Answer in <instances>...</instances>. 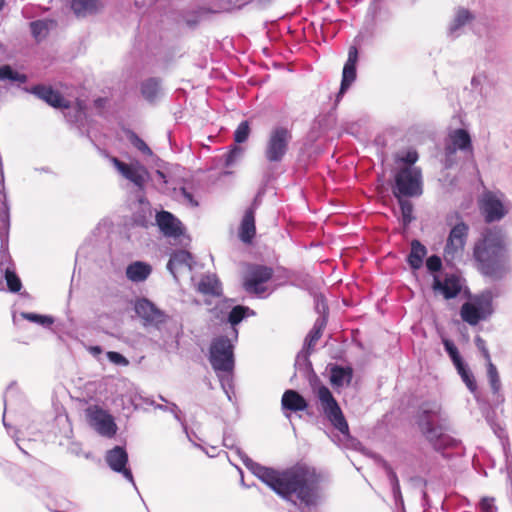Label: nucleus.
Returning <instances> with one entry per match:
<instances>
[{
	"mask_svg": "<svg viewBox=\"0 0 512 512\" xmlns=\"http://www.w3.org/2000/svg\"><path fill=\"white\" fill-rule=\"evenodd\" d=\"M250 468L255 476L283 498L290 500L295 495L306 506L316 504L322 477L314 468L297 464L277 471L257 463H251Z\"/></svg>",
	"mask_w": 512,
	"mask_h": 512,
	"instance_id": "nucleus-1",
	"label": "nucleus"
},
{
	"mask_svg": "<svg viewBox=\"0 0 512 512\" xmlns=\"http://www.w3.org/2000/svg\"><path fill=\"white\" fill-rule=\"evenodd\" d=\"M473 257L481 273L499 276L505 270L508 259L503 233L500 230H484L474 244Z\"/></svg>",
	"mask_w": 512,
	"mask_h": 512,
	"instance_id": "nucleus-2",
	"label": "nucleus"
},
{
	"mask_svg": "<svg viewBox=\"0 0 512 512\" xmlns=\"http://www.w3.org/2000/svg\"><path fill=\"white\" fill-rule=\"evenodd\" d=\"M273 269L258 264H248L242 276V285L249 294L260 295L267 291V284L273 277Z\"/></svg>",
	"mask_w": 512,
	"mask_h": 512,
	"instance_id": "nucleus-3",
	"label": "nucleus"
},
{
	"mask_svg": "<svg viewBox=\"0 0 512 512\" xmlns=\"http://www.w3.org/2000/svg\"><path fill=\"white\" fill-rule=\"evenodd\" d=\"M210 363L215 371L231 372L234 368L233 346L226 337H219L210 347Z\"/></svg>",
	"mask_w": 512,
	"mask_h": 512,
	"instance_id": "nucleus-4",
	"label": "nucleus"
},
{
	"mask_svg": "<svg viewBox=\"0 0 512 512\" xmlns=\"http://www.w3.org/2000/svg\"><path fill=\"white\" fill-rule=\"evenodd\" d=\"M317 396L321 402L323 411L332 425L343 434L349 432V426L341 411L340 406L326 386H320Z\"/></svg>",
	"mask_w": 512,
	"mask_h": 512,
	"instance_id": "nucleus-5",
	"label": "nucleus"
},
{
	"mask_svg": "<svg viewBox=\"0 0 512 512\" xmlns=\"http://www.w3.org/2000/svg\"><path fill=\"white\" fill-rule=\"evenodd\" d=\"M468 233L469 226L463 221L458 222L451 228L444 247L445 261L453 262L462 257Z\"/></svg>",
	"mask_w": 512,
	"mask_h": 512,
	"instance_id": "nucleus-6",
	"label": "nucleus"
},
{
	"mask_svg": "<svg viewBox=\"0 0 512 512\" xmlns=\"http://www.w3.org/2000/svg\"><path fill=\"white\" fill-rule=\"evenodd\" d=\"M394 195L417 196L422 192L421 171L415 167H405L395 176Z\"/></svg>",
	"mask_w": 512,
	"mask_h": 512,
	"instance_id": "nucleus-7",
	"label": "nucleus"
},
{
	"mask_svg": "<svg viewBox=\"0 0 512 512\" xmlns=\"http://www.w3.org/2000/svg\"><path fill=\"white\" fill-rule=\"evenodd\" d=\"M291 132L284 127L274 128L269 135L265 156L269 162H280L288 150Z\"/></svg>",
	"mask_w": 512,
	"mask_h": 512,
	"instance_id": "nucleus-8",
	"label": "nucleus"
},
{
	"mask_svg": "<svg viewBox=\"0 0 512 512\" xmlns=\"http://www.w3.org/2000/svg\"><path fill=\"white\" fill-rule=\"evenodd\" d=\"M88 423L100 435L113 437L117 432V425L113 417L97 405L90 406L85 410Z\"/></svg>",
	"mask_w": 512,
	"mask_h": 512,
	"instance_id": "nucleus-9",
	"label": "nucleus"
},
{
	"mask_svg": "<svg viewBox=\"0 0 512 512\" xmlns=\"http://www.w3.org/2000/svg\"><path fill=\"white\" fill-rule=\"evenodd\" d=\"M479 208L487 223L501 220L508 212L502 200L492 192L482 195Z\"/></svg>",
	"mask_w": 512,
	"mask_h": 512,
	"instance_id": "nucleus-10",
	"label": "nucleus"
},
{
	"mask_svg": "<svg viewBox=\"0 0 512 512\" xmlns=\"http://www.w3.org/2000/svg\"><path fill=\"white\" fill-rule=\"evenodd\" d=\"M492 312L489 302L474 299L473 301L466 302L462 305L460 310L461 318L464 322L475 326L481 320L485 319Z\"/></svg>",
	"mask_w": 512,
	"mask_h": 512,
	"instance_id": "nucleus-11",
	"label": "nucleus"
},
{
	"mask_svg": "<svg viewBox=\"0 0 512 512\" xmlns=\"http://www.w3.org/2000/svg\"><path fill=\"white\" fill-rule=\"evenodd\" d=\"M111 162L126 179L133 182L139 188H143L149 179V173L142 165H129L121 162L116 157H112Z\"/></svg>",
	"mask_w": 512,
	"mask_h": 512,
	"instance_id": "nucleus-12",
	"label": "nucleus"
},
{
	"mask_svg": "<svg viewBox=\"0 0 512 512\" xmlns=\"http://www.w3.org/2000/svg\"><path fill=\"white\" fill-rule=\"evenodd\" d=\"M358 61V50L356 46H350L348 59L343 67L342 81L338 97L343 95L356 79V64Z\"/></svg>",
	"mask_w": 512,
	"mask_h": 512,
	"instance_id": "nucleus-13",
	"label": "nucleus"
},
{
	"mask_svg": "<svg viewBox=\"0 0 512 512\" xmlns=\"http://www.w3.org/2000/svg\"><path fill=\"white\" fill-rule=\"evenodd\" d=\"M31 92L46 103L55 108H69L70 102L50 86L37 85L31 89Z\"/></svg>",
	"mask_w": 512,
	"mask_h": 512,
	"instance_id": "nucleus-14",
	"label": "nucleus"
},
{
	"mask_svg": "<svg viewBox=\"0 0 512 512\" xmlns=\"http://www.w3.org/2000/svg\"><path fill=\"white\" fill-rule=\"evenodd\" d=\"M156 222L166 237H178L183 233L181 222L167 211L159 212L156 215Z\"/></svg>",
	"mask_w": 512,
	"mask_h": 512,
	"instance_id": "nucleus-15",
	"label": "nucleus"
},
{
	"mask_svg": "<svg viewBox=\"0 0 512 512\" xmlns=\"http://www.w3.org/2000/svg\"><path fill=\"white\" fill-rule=\"evenodd\" d=\"M106 461L111 469L116 472H121L129 481H133L131 471L125 467L128 461V455L123 448L117 446L110 450L107 453Z\"/></svg>",
	"mask_w": 512,
	"mask_h": 512,
	"instance_id": "nucleus-16",
	"label": "nucleus"
},
{
	"mask_svg": "<svg viewBox=\"0 0 512 512\" xmlns=\"http://www.w3.org/2000/svg\"><path fill=\"white\" fill-rule=\"evenodd\" d=\"M434 292L441 293L445 299L455 298L461 291L459 279L455 276L446 277L443 281L437 276L432 284Z\"/></svg>",
	"mask_w": 512,
	"mask_h": 512,
	"instance_id": "nucleus-17",
	"label": "nucleus"
},
{
	"mask_svg": "<svg viewBox=\"0 0 512 512\" xmlns=\"http://www.w3.org/2000/svg\"><path fill=\"white\" fill-rule=\"evenodd\" d=\"M256 202L245 211L239 228V238L244 243H251L256 234L255 226Z\"/></svg>",
	"mask_w": 512,
	"mask_h": 512,
	"instance_id": "nucleus-18",
	"label": "nucleus"
},
{
	"mask_svg": "<svg viewBox=\"0 0 512 512\" xmlns=\"http://www.w3.org/2000/svg\"><path fill=\"white\" fill-rule=\"evenodd\" d=\"M136 314L149 323L161 322L163 313L155 307V305L147 299L136 301L134 306Z\"/></svg>",
	"mask_w": 512,
	"mask_h": 512,
	"instance_id": "nucleus-19",
	"label": "nucleus"
},
{
	"mask_svg": "<svg viewBox=\"0 0 512 512\" xmlns=\"http://www.w3.org/2000/svg\"><path fill=\"white\" fill-rule=\"evenodd\" d=\"M281 404L283 409L293 412L303 411L308 406L306 400L294 390H287L284 392Z\"/></svg>",
	"mask_w": 512,
	"mask_h": 512,
	"instance_id": "nucleus-20",
	"label": "nucleus"
},
{
	"mask_svg": "<svg viewBox=\"0 0 512 512\" xmlns=\"http://www.w3.org/2000/svg\"><path fill=\"white\" fill-rule=\"evenodd\" d=\"M152 272V267L141 261H136L126 268V276L132 282L145 281Z\"/></svg>",
	"mask_w": 512,
	"mask_h": 512,
	"instance_id": "nucleus-21",
	"label": "nucleus"
},
{
	"mask_svg": "<svg viewBox=\"0 0 512 512\" xmlns=\"http://www.w3.org/2000/svg\"><path fill=\"white\" fill-rule=\"evenodd\" d=\"M191 254L185 250H179L173 253L167 264L168 270L176 277L178 270L182 267L191 269Z\"/></svg>",
	"mask_w": 512,
	"mask_h": 512,
	"instance_id": "nucleus-22",
	"label": "nucleus"
},
{
	"mask_svg": "<svg viewBox=\"0 0 512 512\" xmlns=\"http://www.w3.org/2000/svg\"><path fill=\"white\" fill-rule=\"evenodd\" d=\"M197 290L204 295L220 296L221 284L215 275H205L198 282Z\"/></svg>",
	"mask_w": 512,
	"mask_h": 512,
	"instance_id": "nucleus-23",
	"label": "nucleus"
},
{
	"mask_svg": "<svg viewBox=\"0 0 512 512\" xmlns=\"http://www.w3.org/2000/svg\"><path fill=\"white\" fill-rule=\"evenodd\" d=\"M427 250L419 241L414 240L411 243V252L408 256V262L413 269H419L423 264Z\"/></svg>",
	"mask_w": 512,
	"mask_h": 512,
	"instance_id": "nucleus-24",
	"label": "nucleus"
},
{
	"mask_svg": "<svg viewBox=\"0 0 512 512\" xmlns=\"http://www.w3.org/2000/svg\"><path fill=\"white\" fill-rule=\"evenodd\" d=\"M71 7L77 16H86L96 12L99 3L98 0H72Z\"/></svg>",
	"mask_w": 512,
	"mask_h": 512,
	"instance_id": "nucleus-25",
	"label": "nucleus"
},
{
	"mask_svg": "<svg viewBox=\"0 0 512 512\" xmlns=\"http://www.w3.org/2000/svg\"><path fill=\"white\" fill-rule=\"evenodd\" d=\"M453 143V148H448L451 153L455 152L456 149H467L471 147V139L467 131L463 129H457L450 135Z\"/></svg>",
	"mask_w": 512,
	"mask_h": 512,
	"instance_id": "nucleus-26",
	"label": "nucleus"
},
{
	"mask_svg": "<svg viewBox=\"0 0 512 512\" xmlns=\"http://www.w3.org/2000/svg\"><path fill=\"white\" fill-rule=\"evenodd\" d=\"M352 379V369L351 368H342V367H334L331 370L330 381L334 386H343L348 385Z\"/></svg>",
	"mask_w": 512,
	"mask_h": 512,
	"instance_id": "nucleus-27",
	"label": "nucleus"
},
{
	"mask_svg": "<svg viewBox=\"0 0 512 512\" xmlns=\"http://www.w3.org/2000/svg\"><path fill=\"white\" fill-rule=\"evenodd\" d=\"M456 369L460 374L463 382L466 384L467 388L472 393H475L477 391V383L470 369L464 363H461L458 366H456Z\"/></svg>",
	"mask_w": 512,
	"mask_h": 512,
	"instance_id": "nucleus-28",
	"label": "nucleus"
},
{
	"mask_svg": "<svg viewBox=\"0 0 512 512\" xmlns=\"http://www.w3.org/2000/svg\"><path fill=\"white\" fill-rule=\"evenodd\" d=\"M33 36L40 39L46 36L48 30L55 26L54 21L39 20L30 24Z\"/></svg>",
	"mask_w": 512,
	"mask_h": 512,
	"instance_id": "nucleus-29",
	"label": "nucleus"
},
{
	"mask_svg": "<svg viewBox=\"0 0 512 512\" xmlns=\"http://www.w3.org/2000/svg\"><path fill=\"white\" fill-rule=\"evenodd\" d=\"M160 91L159 82L155 79H148L141 86L142 95L149 101H153Z\"/></svg>",
	"mask_w": 512,
	"mask_h": 512,
	"instance_id": "nucleus-30",
	"label": "nucleus"
},
{
	"mask_svg": "<svg viewBox=\"0 0 512 512\" xmlns=\"http://www.w3.org/2000/svg\"><path fill=\"white\" fill-rule=\"evenodd\" d=\"M487 376L494 393H498L501 389L500 377L494 364L487 365Z\"/></svg>",
	"mask_w": 512,
	"mask_h": 512,
	"instance_id": "nucleus-31",
	"label": "nucleus"
},
{
	"mask_svg": "<svg viewBox=\"0 0 512 512\" xmlns=\"http://www.w3.org/2000/svg\"><path fill=\"white\" fill-rule=\"evenodd\" d=\"M3 80L24 82L26 77L24 75H19L18 73L14 72L10 66L5 65L0 67V81Z\"/></svg>",
	"mask_w": 512,
	"mask_h": 512,
	"instance_id": "nucleus-32",
	"label": "nucleus"
},
{
	"mask_svg": "<svg viewBox=\"0 0 512 512\" xmlns=\"http://www.w3.org/2000/svg\"><path fill=\"white\" fill-rule=\"evenodd\" d=\"M5 279L8 286V289L11 292H18L20 291L22 287L21 280L19 277L15 274V272L10 271L8 269L5 270Z\"/></svg>",
	"mask_w": 512,
	"mask_h": 512,
	"instance_id": "nucleus-33",
	"label": "nucleus"
},
{
	"mask_svg": "<svg viewBox=\"0 0 512 512\" xmlns=\"http://www.w3.org/2000/svg\"><path fill=\"white\" fill-rule=\"evenodd\" d=\"M397 198L399 199L403 222L405 225H407L412 221V212H413L412 203L408 200L401 198V195H399V197H397Z\"/></svg>",
	"mask_w": 512,
	"mask_h": 512,
	"instance_id": "nucleus-34",
	"label": "nucleus"
},
{
	"mask_svg": "<svg viewBox=\"0 0 512 512\" xmlns=\"http://www.w3.org/2000/svg\"><path fill=\"white\" fill-rule=\"evenodd\" d=\"M129 141L131 144L136 147L139 151H141L143 154L152 155L151 149L148 147V145L135 133L131 132L128 136Z\"/></svg>",
	"mask_w": 512,
	"mask_h": 512,
	"instance_id": "nucleus-35",
	"label": "nucleus"
},
{
	"mask_svg": "<svg viewBox=\"0 0 512 512\" xmlns=\"http://www.w3.org/2000/svg\"><path fill=\"white\" fill-rule=\"evenodd\" d=\"M250 127L247 121L241 122L234 133V139L237 143H243L248 139Z\"/></svg>",
	"mask_w": 512,
	"mask_h": 512,
	"instance_id": "nucleus-36",
	"label": "nucleus"
},
{
	"mask_svg": "<svg viewBox=\"0 0 512 512\" xmlns=\"http://www.w3.org/2000/svg\"><path fill=\"white\" fill-rule=\"evenodd\" d=\"M248 311L247 307L244 306H236L234 307L228 316V321L232 325H236L242 321V319L245 317L246 312Z\"/></svg>",
	"mask_w": 512,
	"mask_h": 512,
	"instance_id": "nucleus-37",
	"label": "nucleus"
},
{
	"mask_svg": "<svg viewBox=\"0 0 512 512\" xmlns=\"http://www.w3.org/2000/svg\"><path fill=\"white\" fill-rule=\"evenodd\" d=\"M443 344H444L445 349H446L447 353L449 354V356L451 357L455 366H458L459 364L463 363V361L459 355L458 349L452 341L445 339L443 341Z\"/></svg>",
	"mask_w": 512,
	"mask_h": 512,
	"instance_id": "nucleus-38",
	"label": "nucleus"
},
{
	"mask_svg": "<svg viewBox=\"0 0 512 512\" xmlns=\"http://www.w3.org/2000/svg\"><path fill=\"white\" fill-rule=\"evenodd\" d=\"M384 467L387 471L388 477L392 484L394 494H399L400 493V485H399V481L396 476V473L392 470V468L388 464L385 463Z\"/></svg>",
	"mask_w": 512,
	"mask_h": 512,
	"instance_id": "nucleus-39",
	"label": "nucleus"
},
{
	"mask_svg": "<svg viewBox=\"0 0 512 512\" xmlns=\"http://www.w3.org/2000/svg\"><path fill=\"white\" fill-rule=\"evenodd\" d=\"M471 19V15L466 10H460L457 14V17L455 19V24L453 25L452 29L455 30L462 25H464L466 22H468Z\"/></svg>",
	"mask_w": 512,
	"mask_h": 512,
	"instance_id": "nucleus-40",
	"label": "nucleus"
},
{
	"mask_svg": "<svg viewBox=\"0 0 512 512\" xmlns=\"http://www.w3.org/2000/svg\"><path fill=\"white\" fill-rule=\"evenodd\" d=\"M107 357L112 363L117 365L126 366L129 363L128 360L118 352L110 351L107 353Z\"/></svg>",
	"mask_w": 512,
	"mask_h": 512,
	"instance_id": "nucleus-41",
	"label": "nucleus"
},
{
	"mask_svg": "<svg viewBox=\"0 0 512 512\" xmlns=\"http://www.w3.org/2000/svg\"><path fill=\"white\" fill-rule=\"evenodd\" d=\"M427 268L432 271L436 272L441 269L442 262L441 259L438 256H430L426 261Z\"/></svg>",
	"mask_w": 512,
	"mask_h": 512,
	"instance_id": "nucleus-42",
	"label": "nucleus"
},
{
	"mask_svg": "<svg viewBox=\"0 0 512 512\" xmlns=\"http://www.w3.org/2000/svg\"><path fill=\"white\" fill-rule=\"evenodd\" d=\"M482 512H495L494 498L484 497L480 502Z\"/></svg>",
	"mask_w": 512,
	"mask_h": 512,
	"instance_id": "nucleus-43",
	"label": "nucleus"
},
{
	"mask_svg": "<svg viewBox=\"0 0 512 512\" xmlns=\"http://www.w3.org/2000/svg\"><path fill=\"white\" fill-rule=\"evenodd\" d=\"M417 160L418 153L415 150L408 151L404 157L400 158L401 162H404L408 165H413Z\"/></svg>",
	"mask_w": 512,
	"mask_h": 512,
	"instance_id": "nucleus-44",
	"label": "nucleus"
},
{
	"mask_svg": "<svg viewBox=\"0 0 512 512\" xmlns=\"http://www.w3.org/2000/svg\"><path fill=\"white\" fill-rule=\"evenodd\" d=\"M321 337V330L320 329H313L306 341H307V344H308V348H311Z\"/></svg>",
	"mask_w": 512,
	"mask_h": 512,
	"instance_id": "nucleus-45",
	"label": "nucleus"
},
{
	"mask_svg": "<svg viewBox=\"0 0 512 512\" xmlns=\"http://www.w3.org/2000/svg\"><path fill=\"white\" fill-rule=\"evenodd\" d=\"M475 344L477 348L483 353L484 349H487L485 341L481 337L475 338Z\"/></svg>",
	"mask_w": 512,
	"mask_h": 512,
	"instance_id": "nucleus-46",
	"label": "nucleus"
},
{
	"mask_svg": "<svg viewBox=\"0 0 512 512\" xmlns=\"http://www.w3.org/2000/svg\"><path fill=\"white\" fill-rule=\"evenodd\" d=\"M26 317L30 320L41 322V323H44V319L46 318L44 316H40V315H36V314H28V315H26Z\"/></svg>",
	"mask_w": 512,
	"mask_h": 512,
	"instance_id": "nucleus-47",
	"label": "nucleus"
},
{
	"mask_svg": "<svg viewBox=\"0 0 512 512\" xmlns=\"http://www.w3.org/2000/svg\"><path fill=\"white\" fill-rule=\"evenodd\" d=\"M182 194L189 203H191L193 206H197V203L194 202L192 195L188 193L185 189H182Z\"/></svg>",
	"mask_w": 512,
	"mask_h": 512,
	"instance_id": "nucleus-48",
	"label": "nucleus"
},
{
	"mask_svg": "<svg viewBox=\"0 0 512 512\" xmlns=\"http://www.w3.org/2000/svg\"><path fill=\"white\" fill-rule=\"evenodd\" d=\"M482 355H483L484 359L486 360L487 365L493 364L488 349H484Z\"/></svg>",
	"mask_w": 512,
	"mask_h": 512,
	"instance_id": "nucleus-49",
	"label": "nucleus"
},
{
	"mask_svg": "<svg viewBox=\"0 0 512 512\" xmlns=\"http://www.w3.org/2000/svg\"><path fill=\"white\" fill-rule=\"evenodd\" d=\"M421 425H422V430L424 432H431L432 431V426H431V424L429 422L423 423Z\"/></svg>",
	"mask_w": 512,
	"mask_h": 512,
	"instance_id": "nucleus-50",
	"label": "nucleus"
},
{
	"mask_svg": "<svg viewBox=\"0 0 512 512\" xmlns=\"http://www.w3.org/2000/svg\"><path fill=\"white\" fill-rule=\"evenodd\" d=\"M92 352L96 353V354H99L101 353V348L96 346V347H92L91 348Z\"/></svg>",
	"mask_w": 512,
	"mask_h": 512,
	"instance_id": "nucleus-51",
	"label": "nucleus"
},
{
	"mask_svg": "<svg viewBox=\"0 0 512 512\" xmlns=\"http://www.w3.org/2000/svg\"><path fill=\"white\" fill-rule=\"evenodd\" d=\"M157 175L159 176V178H162V179L165 181V175H164V173H163V172H161V171H159V170H158V171H157Z\"/></svg>",
	"mask_w": 512,
	"mask_h": 512,
	"instance_id": "nucleus-52",
	"label": "nucleus"
},
{
	"mask_svg": "<svg viewBox=\"0 0 512 512\" xmlns=\"http://www.w3.org/2000/svg\"><path fill=\"white\" fill-rule=\"evenodd\" d=\"M4 6V0H0V10L3 8Z\"/></svg>",
	"mask_w": 512,
	"mask_h": 512,
	"instance_id": "nucleus-53",
	"label": "nucleus"
},
{
	"mask_svg": "<svg viewBox=\"0 0 512 512\" xmlns=\"http://www.w3.org/2000/svg\"><path fill=\"white\" fill-rule=\"evenodd\" d=\"M438 412H439V409H436V410L432 411L433 414H438Z\"/></svg>",
	"mask_w": 512,
	"mask_h": 512,
	"instance_id": "nucleus-54",
	"label": "nucleus"
}]
</instances>
